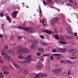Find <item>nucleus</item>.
<instances>
[{
	"label": "nucleus",
	"mask_w": 78,
	"mask_h": 78,
	"mask_svg": "<svg viewBox=\"0 0 78 78\" xmlns=\"http://www.w3.org/2000/svg\"><path fill=\"white\" fill-rule=\"evenodd\" d=\"M5 58L9 62L12 61V58L11 56L10 55H7L5 56Z\"/></svg>",
	"instance_id": "obj_5"
},
{
	"label": "nucleus",
	"mask_w": 78,
	"mask_h": 78,
	"mask_svg": "<svg viewBox=\"0 0 78 78\" xmlns=\"http://www.w3.org/2000/svg\"><path fill=\"white\" fill-rule=\"evenodd\" d=\"M66 37L67 39H69V37L68 36H66Z\"/></svg>",
	"instance_id": "obj_58"
},
{
	"label": "nucleus",
	"mask_w": 78,
	"mask_h": 78,
	"mask_svg": "<svg viewBox=\"0 0 78 78\" xmlns=\"http://www.w3.org/2000/svg\"><path fill=\"white\" fill-rule=\"evenodd\" d=\"M68 78H72L70 76H69L68 77Z\"/></svg>",
	"instance_id": "obj_63"
},
{
	"label": "nucleus",
	"mask_w": 78,
	"mask_h": 78,
	"mask_svg": "<svg viewBox=\"0 0 78 78\" xmlns=\"http://www.w3.org/2000/svg\"><path fill=\"white\" fill-rule=\"evenodd\" d=\"M18 12V11H15L14 12H12V17H13V18L16 17V14Z\"/></svg>",
	"instance_id": "obj_11"
},
{
	"label": "nucleus",
	"mask_w": 78,
	"mask_h": 78,
	"mask_svg": "<svg viewBox=\"0 0 78 78\" xmlns=\"http://www.w3.org/2000/svg\"><path fill=\"white\" fill-rule=\"evenodd\" d=\"M2 27H4V24H2Z\"/></svg>",
	"instance_id": "obj_57"
},
{
	"label": "nucleus",
	"mask_w": 78,
	"mask_h": 78,
	"mask_svg": "<svg viewBox=\"0 0 78 78\" xmlns=\"http://www.w3.org/2000/svg\"><path fill=\"white\" fill-rule=\"evenodd\" d=\"M4 73L5 74H8V72L6 71H4Z\"/></svg>",
	"instance_id": "obj_40"
},
{
	"label": "nucleus",
	"mask_w": 78,
	"mask_h": 78,
	"mask_svg": "<svg viewBox=\"0 0 78 78\" xmlns=\"http://www.w3.org/2000/svg\"><path fill=\"white\" fill-rule=\"evenodd\" d=\"M24 31H27V32L29 33H32L34 31V29L33 28L25 27Z\"/></svg>",
	"instance_id": "obj_2"
},
{
	"label": "nucleus",
	"mask_w": 78,
	"mask_h": 78,
	"mask_svg": "<svg viewBox=\"0 0 78 78\" xmlns=\"http://www.w3.org/2000/svg\"><path fill=\"white\" fill-rule=\"evenodd\" d=\"M54 37H55L56 39H58L59 38V36L58 35H54Z\"/></svg>",
	"instance_id": "obj_28"
},
{
	"label": "nucleus",
	"mask_w": 78,
	"mask_h": 78,
	"mask_svg": "<svg viewBox=\"0 0 78 78\" xmlns=\"http://www.w3.org/2000/svg\"><path fill=\"white\" fill-rule=\"evenodd\" d=\"M39 10H40V11L41 10V8H39Z\"/></svg>",
	"instance_id": "obj_64"
},
{
	"label": "nucleus",
	"mask_w": 78,
	"mask_h": 78,
	"mask_svg": "<svg viewBox=\"0 0 78 78\" xmlns=\"http://www.w3.org/2000/svg\"><path fill=\"white\" fill-rule=\"evenodd\" d=\"M22 46H19L18 47V50L16 51V52L18 54L20 53V54H22V53H21V52H22Z\"/></svg>",
	"instance_id": "obj_8"
},
{
	"label": "nucleus",
	"mask_w": 78,
	"mask_h": 78,
	"mask_svg": "<svg viewBox=\"0 0 78 78\" xmlns=\"http://www.w3.org/2000/svg\"><path fill=\"white\" fill-rule=\"evenodd\" d=\"M47 55H43V57H45V56H47Z\"/></svg>",
	"instance_id": "obj_55"
},
{
	"label": "nucleus",
	"mask_w": 78,
	"mask_h": 78,
	"mask_svg": "<svg viewBox=\"0 0 78 78\" xmlns=\"http://www.w3.org/2000/svg\"><path fill=\"white\" fill-rule=\"evenodd\" d=\"M66 64L68 62V63H69V64H73V62L70 60H66Z\"/></svg>",
	"instance_id": "obj_20"
},
{
	"label": "nucleus",
	"mask_w": 78,
	"mask_h": 78,
	"mask_svg": "<svg viewBox=\"0 0 78 78\" xmlns=\"http://www.w3.org/2000/svg\"><path fill=\"white\" fill-rule=\"evenodd\" d=\"M57 55H61V54H53V55L54 56H56Z\"/></svg>",
	"instance_id": "obj_45"
},
{
	"label": "nucleus",
	"mask_w": 78,
	"mask_h": 78,
	"mask_svg": "<svg viewBox=\"0 0 78 78\" xmlns=\"http://www.w3.org/2000/svg\"><path fill=\"white\" fill-rule=\"evenodd\" d=\"M38 50L40 52H42L44 51V49L42 48H38Z\"/></svg>",
	"instance_id": "obj_19"
},
{
	"label": "nucleus",
	"mask_w": 78,
	"mask_h": 78,
	"mask_svg": "<svg viewBox=\"0 0 78 78\" xmlns=\"http://www.w3.org/2000/svg\"><path fill=\"white\" fill-rule=\"evenodd\" d=\"M41 55V54L40 53H39L38 52H37V55L38 56H40Z\"/></svg>",
	"instance_id": "obj_52"
},
{
	"label": "nucleus",
	"mask_w": 78,
	"mask_h": 78,
	"mask_svg": "<svg viewBox=\"0 0 78 78\" xmlns=\"http://www.w3.org/2000/svg\"><path fill=\"white\" fill-rule=\"evenodd\" d=\"M0 62H2V61L1 60V57H0Z\"/></svg>",
	"instance_id": "obj_56"
},
{
	"label": "nucleus",
	"mask_w": 78,
	"mask_h": 78,
	"mask_svg": "<svg viewBox=\"0 0 78 78\" xmlns=\"http://www.w3.org/2000/svg\"><path fill=\"white\" fill-rule=\"evenodd\" d=\"M66 48H59L57 49V51L59 52H65L66 51Z\"/></svg>",
	"instance_id": "obj_7"
},
{
	"label": "nucleus",
	"mask_w": 78,
	"mask_h": 78,
	"mask_svg": "<svg viewBox=\"0 0 78 78\" xmlns=\"http://www.w3.org/2000/svg\"><path fill=\"white\" fill-rule=\"evenodd\" d=\"M46 26V24H44V25H43V26H44V27H45Z\"/></svg>",
	"instance_id": "obj_59"
},
{
	"label": "nucleus",
	"mask_w": 78,
	"mask_h": 78,
	"mask_svg": "<svg viewBox=\"0 0 78 78\" xmlns=\"http://www.w3.org/2000/svg\"><path fill=\"white\" fill-rule=\"evenodd\" d=\"M43 32L46 33L47 34L51 35L52 33V32L51 30H44L43 31Z\"/></svg>",
	"instance_id": "obj_10"
},
{
	"label": "nucleus",
	"mask_w": 78,
	"mask_h": 78,
	"mask_svg": "<svg viewBox=\"0 0 78 78\" xmlns=\"http://www.w3.org/2000/svg\"><path fill=\"white\" fill-rule=\"evenodd\" d=\"M60 55H56L55 56V58L56 59H59L60 58V56H59Z\"/></svg>",
	"instance_id": "obj_24"
},
{
	"label": "nucleus",
	"mask_w": 78,
	"mask_h": 78,
	"mask_svg": "<svg viewBox=\"0 0 78 78\" xmlns=\"http://www.w3.org/2000/svg\"><path fill=\"white\" fill-rule=\"evenodd\" d=\"M9 53L10 54V55L12 56H13L15 55V51L12 50H9Z\"/></svg>",
	"instance_id": "obj_9"
},
{
	"label": "nucleus",
	"mask_w": 78,
	"mask_h": 78,
	"mask_svg": "<svg viewBox=\"0 0 78 78\" xmlns=\"http://www.w3.org/2000/svg\"><path fill=\"white\" fill-rule=\"evenodd\" d=\"M20 59H22L23 58V56L22 55H20L18 57Z\"/></svg>",
	"instance_id": "obj_31"
},
{
	"label": "nucleus",
	"mask_w": 78,
	"mask_h": 78,
	"mask_svg": "<svg viewBox=\"0 0 78 78\" xmlns=\"http://www.w3.org/2000/svg\"><path fill=\"white\" fill-rule=\"evenodd\" d=\"M44 20H43L42 21V23H44Z\"/></svg>",
	"instance_id": "obj_53"
},
{
	"label": "nucleus",
	"mask_w": 78,
	"mask_h": 78,
	"mask_svg": "<svg viewBox=\"0 0 78 78\" xmlns=\"http://www.w3.org/2000/svg\"><path fill=\"white\" fill-rule=\"evenodd\" d=\"M1 67L3 70H7L8 69V68L5 65L1 66Z\"/></svg>",
	"instance_id": "obj_13"
},
{
	"label": "nucleus",
	"mask_w": 78,
	"mask_h": 78,
	"mask_svg": "<svg viewBox=\"0 0 78 78\" xmlns=\"http://www.w3.org/2000/svg\"><path fill=\"white\" fill-rule=\"evenodd\" d=\"M52 72L53 73L56 74L59 72L58 69H56L52 70Z\"/></svg>",
	"instance_id": "obj_16"
},
{
	"label": "nucleus",
	"mask_w": 78,
	"mask_h": 78,
	"mask_svg": "<svg viewBox=\"0 0 78 78\" xmlns=\"http://www.w3.org/2000/svg\"><path fill=\"white\" fill-rule=\"evenodd\" d=\"M61 40H62V41H66L65 38L64 37H61Z\"/></svg>",
	"instance_id": "obj_33"
},
{
	"label": "nucleus",
	"mask_w": 78,
	"mask_h": 78,
	"mask_svg": "<svg viewBox=\"0 0 78 78\" xmlns=\"http://www.w3.org/2000/svg\"><path fill=\"white\" fill-rule=\"evenodd\" d=\"M60 62L62 64H63V63H64V61L63 60H60Z\"/></svg>",
	"instance_id": "obj_38"
},
{
	"label": "nucleus",
	"mask_w": 78,
	"mask_h": 78,
	"mask_svg": "<svg viewBox=\"0 0 78 78\" xmlns=\"http://www.w3.org/2000/svg\"><path fill=\"white\" fill-rule=\"evenodd\" d=\"M59 42L61 44H66L67 43L66 42H65L64 41H60Z\"/></svg>",
	"instance_id": "obj_26"
},
{
	"label": "nucleus",
	"mask_w": 78,
	"mask_h": 78,
	"mask_svg": "<svg viewBox=\"0 0 78 78\" xmlns=\"http://www.w3.org/2000/svg\"><path fill=\"white\" fill-rule=\"evenodd\" d=\"M40 37L42 39H44V35H40Z\"/></svg>",
	"instance_id": "obj_44"
},
{
	"label": "nucleus",
	"mask_w": 78,
	"mask_h": 78,
	"mask_svg": "<svg viewBox=\"0 0 78 78\" xmlns=\"http://www.w3.org/2000/svg\"><path fill=\"white\" fill-rule=\"evenodd\" d=\"M69 6H71V4H69Z\"/></svg>",
	"instance_id": "obj_61"
},
{
	"label": "nucleus",
	"mask_w": 78,
	"mask_h": 78,
	"mask_svg": "<svg viewBox=\"0 0 78 78\" xmlns=\"http://www.w3.org/2000/svg\"><path fill=\"white\" fill-rule=\"evenodd\" d=\"M0 16H1V17H3L4 15H3V13H1Z\"/></svg>",
	"instance_id": "obj_36"
},
{
	"label": "nucleus",
	"mask_w": 78,
	"mask_h": 78,
	"mask_svg": "<svg viewBox=\"0 0 78 78\" xmlns=\"http://www.w3.org/2000/svg\"><path fill=\"white\" fill-rule=\"evenodd\" d=\"M66 30H67L69 33L70 34H73V31L69 28L66 27Z\"/></svg>",
	"instance_id": "obj_14"
},
{
	"label": "nucleus",
	"mask_w": 78,
	"mask_h": 78,
	"mask_svg": "<svg viewBox=\"0 0 78 78\" xmlns=\"http://www.w3.org/2000/svg\"><path fill=\"white\" fill-rule=\"evenodd\" d=\"M58 70L59 72L62 71V68L58 69Z\"/></svg>",
	"instance_id": "obj_42"
},
{
	"label": "nucleus",
	"mask_w": 78,
	"mask_h": 78,
	"mask_svg": "<svg viewBox=\"0 0 78 78\" xmlns=\"http://www.w3.org/2000/svg\"><path fill=\"white\" fill-rule=\"evenodd\" d=\"M37 42V40H32L31 41V42L32 43H36Z\"/></svg>",
	"instance_id": "obj_23"
},
{
	"label": "nucleus",
	"mask_w": 78,
	"mask_h": 78,
	"mask_svg": "<svg viewBox=\"0 0 78 78\" xmlns=\"http://www.w3.org/2000/svg\"><path fill=\"white\" fill-rule=\"evenodd\" d=\"M67 73L66 72H65L62 73V75L63 76H66L67 75Z\"/></svg>",
	"instance_id": "obj_30"
},
{
	"label": "nucleus",
	"mask_w": 78,
	"mask_h": 78,
	"mask_svg": "<svg viewBox=\"0 0 78 78\" xmlns=\"http://www.w3.org/2000/svg\"><path fill=\"white\" fill-rule=\"evenodd\" d=\"M76 58L75 57H71L70 58L72 59H75Z\"/></svg>",
	"instance_id": "obj_51"
},
{
	"label": "nucleus",
	"mask_w": 78,
	"mask_h": 78,
	"mask_svg": "<svg viewBox=\"0 0 78 78\" xmlns=\"http://www.w3.org/2000/svg\"><path fill=\"white\" fill-rule=\"evenodd\" d=\"M50 58H51V60H53L54 59L53 56L52 55L51 56Z\"/></svg>",
	"instance_id": "obj_43"
},
{
	"label": "nucleus",
	"mask_w": 78,
	"mask_h": 78,
	"mask_svg": "<svg viewBox=\"0 0 78 78\" xmlns=\"http://www.w3.org/2000/svg\"><path fill=\"white\" fill-rule=\"evenodd\" d=\"M17 29L21 30H25V27H23V26H18L17 27Z\"/></svg>",
	"instance_id": "obj_15"
},
{
	"label": "nucleus",
	"mask_w": 78,
	"mask_h": 78,
	"mask_svg": "<svg viewBox=\"0 0 78 78\" xmlns=\"http://www.w3.org/2000/svg\"><path fill=\"white\" fill-rule=\"evenodd\" d=\"M39 69V66H37L36 67V69Z\"/></svg>",
	"instance_id": "obj_47"
},
{
	"label": "nucleus",
	"mask_w": 78,
	"mask_h": 78,
	"mask_svg": "<svg viewBox=\"0 0 78 78\" xmlns=\"http://www.w3.org/2000/svg\"><path fill=\"white\" fill-rule=\"evenodd\" d=\"M21 51L20 53H22V54H23L24 53H28L30 52L29 50L27 48H25L23 49H21Z\"/></svg>",
	"instance_id": "obj_6"
},
{
	"label": "nucleus",
	"mask_w": 78,
	"mask_h": 78,
	"mask_svg": "<svg viewBox=\"0 0 78 78\" xmlns=\"http://www.w3.org/2000/svg\"><path fill=\"white\" fill-rule=\"evenodd\" d=\"M59 20L58 17H55L53 18L51 20V23L52 25H54L55 23H58Z\"/></svg>",
	"instance_id": "obj_3"
},
{
	"label": "nucleus",
	"mask_w": 78,
	"mask_h": 78,
	"mask_svg": "<svg viewBox=\"0 0 78 78\" xmlns=\"http://www.w3.org/2000/svg\"><path fill=\"white\" fill-rule=\"evenodd\" d=\"M74 50H73V49H70L69 50V52L70 53H75V52H74Z\"/></svg>",
	"instance_id": "obj_21"
},
{
	"label": "nucleus",
	"mask_w": 78,
	"mask_h": 78,
	"mask_svg": "<svg viewBox=\"0 0 78 78\" xmlns=\"http://www.w3.org/2000/svg\"><path fill=\"white\" fill-rule=\"evenodd\" d=\"M8 48V46H6L4 48V50H7Z\"/></svg>",
	"instance_id": "obj_37"
},
{
	"label": "nucleus",
	"mask_w": 78,
	"mask_h": 78,
	"mask_svg": "<svg viewBox=\"0 0 78 78\" xmlns=\"http://www.w3.org/2000/svg\"><path fill=\"white\" fill-rule=\"evenodd\" d=\"M7 20L9 22L11 23V19L9 16H7Z\"/></svg>",
	"instance_id": "obj_22"
},
{
	"label": "nucleus",
	"mask_w": 78,
	"mask_h": 78,
	"mask_svg": "<svg viewBox=\"0 0 78 78\" xmlns=\"http://www.w3.org/2000/svg\"><path fill=\"white\" fill-rule=\"evenodd\" d=\"M42 12V11L41 10H40V13H41Z\"/></svg>",
	"instance_id": "obj_60"
},
{
	"label": "nucleus",
	"mask_w": 78,
	"mask_h": 78,
	"mask_svg": "<svg viewBox=\"0 0 78 78\" xmlns=\"http://www.w3.org/2000/svg\"><path fill=\"white\" fill-rule=\"evenodd\" d=\"M32 58H31V55H29L26 58H24L23 62L26 63H29L32 61Z\"/></svg>",
	"instance_id": "obj_1"
},
{
	"label": "nucleus",
	"mask_w": 78,
	"mask_h": 78,
	"mask_svg": "<svg viewBox=\"0 0 78 78\" xmlns=\"http://www.w3.org/2000/svg\"><path fill=\"white\" fill-rule=\"evenodd\" d=\"M47 1L49 4H51L52 2V0H46Z\"/></svg>",
	"instance_id": "obj_29"
},
{
	"label": "nucleus",
	"mask_w": 78,
	"mask_h": 78,
	"mask_svg": "<svg viewBox=\"0 0 78 78\" xmlns=\"http://www.w3.org/2000/svg\"><path fill=\"white\" fill-rule=\"evenodd\" d=\"M55 31L56 33H58V32L56 31L55 29Z\"/></svg>",
	"instance_id": "obj_54"
},
{
	"label": "nucleus",
	"mask_w": 78,
	"mask_h": 78,
	"mask_svg": "<svg viewBox=\"0 0 78 78\" xmlns=\"http://www.w3.org/2000/svg\"><path fill=\"white\" fill-rule=\"evenodd\" d=\"M69 1L71 4H73L74 2L73 0H69Z\"/></svg>",
	"instance_id": "obj_32"
},
{
	"label": "nucleus",
	"mask_w": 78,
	"mask_h": 78,
	"mask_svg": "<svg viewBox=\"0 0 78 78\" xmlns=\"http://www.w3.org/2000/svg\"><path fill=\"white\" fill-rule=\"evenodd\" d=\"M71 74V72L70 70H69L68 73V75H70Z\"/></svg>",
	"instance_id": "obj_39"
},
{
	"label": "nucleus",
	"mask_w": 78,
	"mask_h": 78,
	"mask_svg": "<svg viewBox=\"0 0 78 78\" xmlns=\"http://www.w3.org/2000/svg\"><path fill=\"white\" fill-rule=\"evenodd\" d=\"M43 3H44V5L45 6H46V4H47V3H46L45 2H44V1H43Z\"/></svg>",
	"instance_id": "obj_34"
},
{
	"label": "nucleus",
	"mask_w": 78,
	"mask_h": 78,
	"mask_svg": "<svg viewBox=\"0 0 78 78\" xmlns=\"http://www.w3.org/2000/svg\"><path fill=\"white\" fill-rule=\"evenodd\" d=\"M9 68L11 69H14L13 68V67L12 66H9Z\"/></svg>",
	"instance_id": "obj_41"
},
{
	"label": "nucleus",
	"mask_w": 78,
	"mask_h": 78,
	"mask_svg": "<svg viewBox=\"0 0 78 78\" xmlns=\"http://www.w3.org/2000/svg\"><path fill=\"white\" fill-rule=\"evenodd\" d=\"M1 55H5V56H4L5 57V56H6V55H7L5 53H2Z\"/></svg>",
	"instance_id": "obj_35"
},
{
	"label": "nucleus",
	"mask_w": 78,
	"mask_h": 78,
	"mask_svg": "<svg viewBox=\"0 0 78 78\" xmlns=\"http://www.w3.org/2000/svg\"><path fill=\"white\" fill-rule=\"evenodd\" d=\"M22 72L25 74H27L28 73V70L27 69H23L22 70Z\"/></svg>",
	"instance_id": "obj_18"
},
{
	"label": "nucleus",
	"mask_w": 78,
	"mask_h": 78,
	"mask_svg": "<svg viewBox=\"0 0 78 78\" xmlns=\"http://www.w3.org/2000/svg\"><path fill=\"white\" fill-rule=\"evenodd\" d=\"M74 34L75 35V36H77V33H76V32L74 33Z\"/></svg>",
	"instance_id": "obj_49"
},
{
	"label": "nucleus",
	"mask_w": 78,
	"mask_h": 78,
	"mask_svg": "<svg viewBox=\"0 0 78 78\" xmlns=\"http://www.w3.org/2000/svg\"><path fill=\"white\" fill-rule=\"evenodd\" d=\"M37 45L35 44H32L30 48L31 49H35L37 47Z\"/></svg>",
	"instance_id": "obj_17"
},
{
	"label": "nucleus",
	"mask_w": 78,
	"mask_h": 78,
	"mask_svg": "<svg viewBox=\"0 0 78 78\" xmlns=\"http://www.w3.org/2000/svg\"><path fill=\"white\" fill-rule=\"evenodd\" d=\"M12 64L13 65V66H15V67H16L18 69H21V67L20 66H18L16 63L15 62H12Z\"/></svg>",
	"instance_id": "obj_12"
},
{
	"label": "nucleus",
	"mask_w": 78,
	"mask_h": 78,
	"mask_svg": "<svg viewBox=\"0 0 78 78\" xmlns=\"http://www.w3.org/2000/svg\"><path fill=\"white\" fill-rule=\"evenodd\" d=\"M56 51V50H53L52 51L53 52H55Z\"/></svg>",
	"instance_id": "obj_50"
},
{
	"label": "nucleus",
	"mask_w": 78,
	"mask_h": 78,
	"mask_svg": "<svg viewBox=\"0 0 78 78\" xmlns=\"http://www.w3.org/2000/svg\"><path fill=\"white\" fill-rule=\"evenodd\" d=\"M3 37V35L2 34H0V37L2 38Z\"/></svg>",
	"instance_id": "obj_48"
},
{
	"label": "nucleus",
	"mask_w": 78,
	"mask_h": 78,
	"mask_svg": "<svg viewBox=\"0 0 78 78\" xmlns=\"http://www.w3.org/2000/svg\"><path fill=\"white\" fill-rule=\"evenodd\" d=\"M0 78H2V77L1 75H0Z\"/></svg>",
	"instance_id": "obj_62"
},
{
	"label": "nucleus",
	"mask_w": 78,
	"mask_h": 78,
	"mask_svg": "<svg viewBox=\"0 0 78 78\" xmlns=\"http://www.w3.org/2000/svg\"><path fill=\"white\" fill-rule=\"evenodd\" d=\"M46 76L44 73H40L35 75V76L37 78H41L42 77H46Z\"/></svg>",
	"instance_id": "obj_4"
},
{
	"label": "nucleus",
	"mask_w": 78,
	"mask_h": 78,
	"mask_svg": "<svg viewBox=\"0 0 78 78\" xmlns=\"http://www.w3.org/2000/svg\"><path fill=\"white\" fill-rule=\"evenodd\" d=\"M51 68V66H47L46 67L47 70H49Z\"/></svg>",
	"instance_id": "obj_27"
},
{
	"label": "nucleus",
	"mask_w": 78,
	"mask_h": 78,
	"mask_svg": "<svg viewBox=\"0 0 78 78\" xmlns=\"http://www.w3.org/2000/svg\"><path fill=\"white\" fill-rule=\"evenodd\" d=\"M41 44L44 45L48 46V44L47 43H44V42H41Z\"/></svg>",
	"instance_id": "obj_25"
},
{
	"label": "nucleus",
	"mask_w": 78,
	"mask_h": 78,
	"mask_svg": "<svg viewBox=\"0 0 78 78\" xmlns=\"http://www.w3.org/2000/svg\"><path fill=\"white\" fill-rule=\"evenodd\" d=\"M18 38L19 39H22V37L20 36H18Z\"/></svg>",
	"instance_id": "obj_46"
}]
</instances>
